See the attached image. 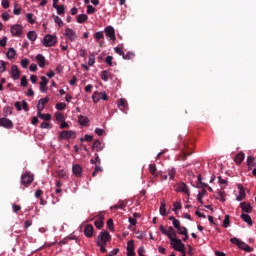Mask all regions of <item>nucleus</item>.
I'll return each mask as SVG.
<instances>
[{
  "mask_svg": "<svg viewBox=\"0 0 256 256\" xmlns=\"http://www.w3.org/2000/svg\"><path fill=\"white\" fill-rule=\"evenodd\" d=\"M159 231L160 233H162V235H166L174 251L183 253V250L185 249V244H183L181 239L177 238V233L175 232V229L173 227L169 226L168 229H166L165 227H163V225H161Z\"/></svg>",
  "mask_w": 256,
  "mask_h": 256,
  "instance_id": "obj_1",
  "label": "nucleus"
},
{
  "mask_svg": "<svg viewBox=\"0 0 256 256\" xmlns=\"http://www.w3.org/2000/svg\"><path fill=\"white\" fill-rule=\"evenodd\" d=\"M111 241V234L107 232L106 230H103L99 233L98 239H97V246L100 247L101 253H107V243Z\"/></svg>",
  "mask_w": 256,
  "mask_h": 256,
  "instance_id": "obj_2",
  "label": "nucleus"
},
{
  "mask_svg": "<svg viewBox=\"0 0 256 256\" xmlns=\"http://www.w3.org/2000/svg\"><path fill=\"white\" fill-rule=\"evenodd\" d=\"M43 47H55L57 45V36L54 34H46L42 39Z\"/></svg>",
  "mask_w": 256,
  "mask_h": 256,
  "instance_id": "obj_3",
  "label": "nucleus"
},
{
  "mask_svg": "<svg viewBox=\"0 0 256 256\" xmlns=\"http://www.w3.org/2000/svg\"><path fill=\"white\" fill-rule=\"evenodd\" d=\"M173 190L176 193H184L185 195H187V197L191 196V191H189V186H187V184H185L184 182H179L174 184Z\"/></svg>",
  "mask_w": 256,
  "mask_h": 256,
  "instance_id": "obj_4",
  "label": "nucleus"
},
{
  "mask_svg": "<svg viewBox=\"0 0 256 256\" xmlns=\"http://www.w3.org/2000/svg\"><path fill=\"white\" fill-rule=\"evenodd\" d=\"M34 176L31 174V172L26 171L21 175V185L24 187H29L31 183H33Z\"/></svg>",
  "mask_w": 256,
  "mask_h": 256,
  "instance_id": "obj_5",
  "label": "nucleus"
},
{
  "mask_svg": "<svg viewBox=\"0 0 256 256\" xmlns=\"http://www.w3.org/2000/svg\"><path fill=\"white\" fill-rule=\"evenodd\" d=\"M12 37H21L23 35V25L14 24L10 27Z\"/></svg>",
  "mask_w": 256,
  "mask_h": 256,
  "instance_id": "obj_6",
  "label": "nucleus"
},
{
  "mask_svg": "<svg viewBox=\"0 0 256 256\" xmlns=\"http://www.w3.org/2000/svg\"><path fill=\"white\" fill-rule=\"evenodd\" d=\"M77 134L73 130H64L59 133V139H75Z\"/></svg>",
  "mask_w": 256,
  "mask_h": 256,
  "instance_id": "obj_7",
  "label": "nucleus"
},
{
  "mask_svg": "<svg viewBox=\"0 0 256 256\" xmlns=\"http://www.w3.org/2000/svg\"><path fill=\"white\" fill-rule=\"evenodd\" d=\"M64 37L68 39V41H76L77 40V32L73 30L72 28H66L64 32Z\"/></svg>",
  "mask_w": 256,
  "mask_h": 256,
  "instance_id": "obj_8",
  "label": "nucleus"
},
{
  "mask_svg": "<svg viewBox=\"0 0 256 256\" xmlns=\"http://www.w3.org/2000/svg\"><path fill=\"white\" fill-rule=\"evenodd\" d=\"M105 35L106 37H108V39L110 41H116L117 40V36L115 35V28H113V26H107L104 29Z\"/></svg>",
  "mask_w": 256,
  "mask_h": 256,
  "instance_id": "obj_9",
  "label": "nucleus"
},
{
  "mask_svg": "<svg viewBox=\"0 0 256 256\" xmlns=\"http://www.w3.org/2000/svg\"><path fill=\"white\" fill-rule=\"evenodd\" d=\"M10 75L14 81H17L21 77V71L19 70V67L17 65L11 66Z\"/></svg>",
  "mask_w": 256,
  "mask_h": 256,
  "instance_id": "obj_10",
  "label": "nucleus"
},
{
  "mask_svg": "<svg viewBox=\"0 0 256 256\" xmlns=\"http://www.w3.org/2000/svg\"><path fill=\"white\" fill-rule=\"evenodd\" d=\"M0 127H4V129H13V121L5 116L0 118Z\"/></svg>",
  "mask_w": 256,
  "mask_h": 256,
  "instance_id": "obj_11",
  "label": "nucleus"
},
{
  "mask_svg": "<svg viewBox=\"0 0 256 256\" xmlns=\"http://www.w3.org/2000/svg\"><path fill=\"white\" fill-rule=\"evenodd\" d=\"M103 149H105V142L101 141V140H95L92 144V150L93 151H97L99 153V151H103Z\"/></svg>",
  "mask_w": 256,
  "mask_h": 256,
  "instance_id": "obj_12",
  "label": "nucleus"
},
{
  "mask_svg": "<svg viewBox=\"0 0 256 256\" xmlns=\"http://www.w3.org/2000/svg\"><path fill=\"white\" fill-rule=\"evenodd\" d=\"M126 255L127 256H135V241L129 240L127 242V248H126Z\"/></svg>",
  "mask_w": 256,
  "mask_h": 256,
  "instance_id": "obj_13",
  "label": "nucleus"
},
{
  "mask_svg": "<svg viewBox=\"0 0 256 256\" xmlns=\"http://www.w3.org/2000/svg\"><path fill=\"white\" fill-rule=\"evenodd\" d=\"M247 197L245 193V187L243 185L238 184V195H236V201H243Z\"/></svg>",
  "mask_w": 256,
  "mask_h": 256,
  "instance_id": "obj_14",
  "label": "nucleus"
},
{
  "mask_svg": "<svg viewBox=\"0 0 256 256\" xmlns=\"http://www.w3.org/2000/svg\"><path fill=\"white\" fill-rule=\"evenodd\" d=\"M72 173L75 177H81L83 175V168L79 164H74L72 166Z\"/></svg>",
  "mask_w": 256,
  "mask_h": 256,
  "instance_id": "obj_15",
  "label": "nucleus"
},
{
  "mask_svg": "<svg viewBox=\"0 0 256 256\" xmlns=\"http://www.w3.org/2000/svg\"><path fill=\"white\" fill-rule=\"evenodd\" d=\"M128 105L129 104L127 103L125 98H120L118 100V107H119L120 111H123L124 113H127V109H129Z\"/></svg>",
  "mask_w": 256,
  "mask_h": 256,
  "instance_id": "obj_16",
  "label": "nucleus"
},
{
  "mask_svg": "<svg viewBox=\"0 0 256 256\" xmlns=\"http://www.w3.org/2000/svg\"><path fill=\"white\" fill-rule=\"evenodd\" d=\"M93 231H94L93 225L87 224L84 227V235H85V237H87L88 239H91V237H93Z\"/></svg>",
  "mask_w": 256,
  "mask_h": 256,
  "instance_id": "obj_17",
  "label": "nucleus"
},
{
  "mask_svg": "<svg viewBox=\"0 0 256 256\" xmlns=\"http://www.w3.org/2000/svg\"><path fill=\"white\" fill-rule=\"evenodd\" d=\"M46 103H49V97L41 98V99L38 101L37 111H43V109H45Z\"/></svg>",
  "mask_w": 256,
  "mask_h": 256,
  "instance_id": "obj_18",
  "label": "nucleus"
},
{
  "mask_svg": "<svg viewBox=\"0 0 256 256\" xmlns=\"http://www.w3.org/2000/svg\"><path fill=\"white\" fill-rule=\"evenodd\" d=\"M36 62L40 67V69H43L45 67V62H46L45 56H43V54L36 55Z\"/></svg>",
  "mask_w": 256,
  "mask_h": 256,
  "instance_id": "obj_19",
  "label": "nucleus"
},
{
  "mask_svg": "<svg viewBox=\"0 0 256 256\" xmlns=\"http://www.w3.org/2000/svg\"><path fill=\"white\" fill-rule=\"evenodd\" d=\"M240 207H241L243 213H245V214L251 213L253 211V207H251V204H249L247 202H242L240 204Z\"/></svg>",
  "mask_w": 256,
  "mask_h": 256,
  "instance_id": "obj_20",
  "label": "nucleus"
},
{
  "mask_svg": "<svg viewBox=\"0 0 256 256\" xmlns=\"http://www.w3.org/2000/svg\"><path fill=\"white\" fill-rule=\"evenodd\" d=\"M238 248L242 249V251H246V253H251V251H253V248L243 241H240Z\"/></svg>",
  "mask_w": 256,
  "mask_h": 256,
  "instance_id": "obj_21",
  "label": "nucleus"
},
{
  "mask_svg": "<svg viewBox=\"0 0 256 256\" xmlns=\"http://www.w3.org/2000/svg\"><path fill=\"white\" fill-rule=\"evenodd\" d=\"M78 123L82 127H87V125H89V117L83 115L78 116Z\"/></svg>",
  "mask_w": 256,
  "mask_h": 256,
  "instance_id": "obj_22",
  "label": "nucleus"
},
{
  "mask_svg": "<svg viewBox=\"0 0 256 256\" xmlns=\"http://www.w3.org/2000/svg\"><path fill=\"white\" fill-rule=\"evenodd\" d=\"M240 218L242 219V221H244V223H247V225L252 227L253 219H251V216H249V214L242 213Z\"/></svg>",
  "mask_w": 256,
  "mask_h": 256,
  "instance_id": "obj_23",
  "label": "nucleus"
},
{
  "mask_svg": "<svg viewBox=\"0 0 256 256\" xmlns=\"http://www.w3.org/2000/svg\"><path fill=\"white\" fill-rule=\"evenodd\" d=\"M242 161H245V153L238 152L234 158V162L236 163V165H241Z\"/></svg>",
  "mask_w": 256,
  "mask_h": 256,
  "instance_id": "obj_24",
  "label": "nucleus"
},
{
  "mask_svg": "<svg viewBox=\"0 0 256 256\" xmlns=\"http://www.w3.org/2000/svg\"><path fill=\"white\" fill-rule=\"evenodd\" d=\"M43 110H37V117L43 119V121H51V114H43Z\"/></svg>",
  "mask_w": 256,
  "mask_h": 256,
  "instance_id": "obj_25",
  "label": "nucleus"
},
{
  "mask_svg": "<svg viewBox=\"0 0 256 256\" xmlns=\"http://www.w3.org/2000/svg\"><path fill=\"white\" fill-rule=\"evenodd\" d=\"M205 195H207V190L205 188L198 192L197 201L200 205H203V197H205Z\"/></svg>",
  "mask_w": 256,
  "mask_h": 256,
  "instance_id": "obj_26",
  "label": "nucleus"
},
{
  "mask_svg": "<svg viewBox=\"0 0 256 256\" xmlns=\"http://www.w3.org/2000/svg\"><path fill=\"white\" fill-rule=\"evenodd\" d=\"M225 197H226L225 191L217 190L216 199H218V201H221L222 203H225V201H226Z\"/></svg>",
  "mask_w": 256,
  "mask_h": 256,
  "instance_id": "obj_27",
  "label": "nucleus"
},
{
  "mask_svg": "<svg viewBox=\"0 0 256 256\" xmlns=\"http://www.w3.org/2000/svg\"><path fill=\"white\" fill-rule=\"evenodd\" d=\"M167 204H165V200H163L160 204L159 213L162 217L167 215Z\"/></svg>",
  "mask_w": 256,
  "mask_h": 256,
  "instance_id": "obj_28",
  "label": "nucleus"
},
{
  "mask_svg": "<svg viewBox=\"0 0 256 256\" xmlns=\"http://www.w3.org/2000/svg\"><path fill=\"white\" fill-rule=\"evenodd\" d=\"M27 39L29 40V41H31V43H35V41H37V32H35V31H29L28 33H27Z\"/></svg>",
  "mask_w": 256,
  "mask_h": 256,
  "instance_id": "obj_29",
  "label": "nucleus"
},
{
  "mask_svg": "<svg viewBox=\"0 0 256 256\" xmlns=\"http://www.w3.org/2000/svg\"><path fill=\"white\" fill-rule=\"evenodd\" d=\"M56 175L60 179H66L68 177L69 173L65 169H60V170L56 171Z\"/></svg>",
  "mask_w": 256,
  "mask_h": 256,
  "instance_id": "obj_30",
  "label": "nucleus"
},
{
  "mask_svg": "<svg viewBox=\"0 0 256 256\" xmlns=\"http://www.w3.org/2000/svg\"><path fill=\"white\" fill-rule=\"evenodd\" d=\"M9 115H13V107L5 106L3 108V117H9Z\"/></svg>",
  "mask_w": 256,
  "mask_h": 256,
  "instance_id": "obj_31",
  "label": "nucleus"
},
{
  "mask_svg": "<svg viewBox=\"0 0 256 256\" xmlns=\"http://www.w3.org/2000/svg\"><path fill=\"white\" fill-rule=\"evenodd\" d=\"M87 19H89V16H87V14H79L76 18L77 23H85V21H87Z\"/></svg>",
  "mask_w": 256,
  "mask_h": 256,
  "instance_id": "obj_32",
  "label": "nucleus"
},
{
  "mask_svg": "<svg viewBox=\"0 0 256 256\" xmlns=\"http://www.w3.org/2000/svg\"><path fill=\"white\" fill-rule=\"evenodd\" d=\"M15 55H17V51H15L14 48H9L6 53L7 59H15Z\"/></svg>",
  "mask_w": 256,
  "mask_h": 256,
  "instance_id": "obj_33",
  "label": "nucleus"
},
{
  "mask_svg": "<svg viewBox=\"0 0 256 256\" xmlns=\"http://www.w3.org/2000/svg\"><path fill=\"white\" fill-rule=\"evenodd\" d=\"M149 171L153 177H157V165L155 163L149 165Z\"/></svg>",
  "mask_w": 256,
  "mask_h": 256,
  "instance_id": "obj_34",
  "label": "nucleus"
},
{
  "mask_svg": "<svg viewBox=\"0 0 256 256\" xmlns=\"http://www.w3.org/2000/svg\"><path fill=\"white\" fill-rule=\"evenodd\" d=\"M54 9H56L57 15H65V5L55 6Z\"/></svg>",
  "mask_w": 256,
  "mask_h": 256,
  "instance_id": "obj_35",
  "label": "nucleus"
},
{
  "mask_svg": "<svg viewBox=\"0 0 256 256\" xmlns=\"http://www.w3.org/2000/svg\"><path fill=\"white\" fill-rule=\"evenodd\" d=\"M94 39L97 42L100 41V39H105V35L103 34V31H98L96 33H94Z\"/></svg>",
  "mask_w": 256,
  "mask_h": 256,
  "instance_id": "obj_36",
  "label": "nucleus"
},
{
  "mask_svg": "<svg viewBox=\"0 0 256 256\" xmlns=\"http://www.w3.org/2000/svg\"><path fill=\"white\" fill-rule=\"evenodd\" d=\"M175 175H177V170H175V168L168 169V177L170 181H173V179H175Z\"/></svg>",
  "mask_w": 256,
  "mask_h": 256,
  "instance_id": "obj_37",
  "label": "nucleus"
},
{
  "mask_svg": "<svg viewBox=\"0 0 256 256\" xmlns=\"http://www.w3.org/2000/svg\"><path fill=\"white\" fill-rule=\"evenodd\" d=\"M92 101L94 103H99V101H101V93H99L98 91H95L92 95Z\"/></svg>",
  "mask_w": 256,
  "mask_h": 256,
  "instance_id": "obj_38",
  "label": "nucleus"
},
{
  "mask_svg": "<svg viewBox=\"0 0 256 256\" xmlns=\"http://www.w3.org/2000/svg\"><path fill=\"white\" fill-rule=\"evenodd\" d=\"M54 117H55L56 121H58V123H63V121H65V116H63V114L61 112H56L54 114Z\"/></svg>",
  "mask_w": 256,
  "mask_h": 256,
  "instance_id": "obj_39",
  "label": "nucleus"
},
{
  "mask_svg": "<svg viewBox=\"0 0 256 256\" xmlns=\"http://www.w3.org/2000/svg\"><path fill=\"white\" fill-rule=\"evenodd\" d=\"M182 208L183 205L181 204V201L174 202L172 211H174V213H177V211L181 210Z\"/></svg>",
  "mask_w": 256,
  "mask_h": 256,
  "instance_id": "obj_40",
  "label": "nucleus"
},
{
  "mask_svg": "<svg viewBox=\"0 0 256 256\" xmlns=\"http://www.w3.org/2000/svg\"><path fill=\"white\" fill-rule=\"evenodd\" d=\"M134 57H135V53L127 52L126 54L124 53V55L122 56V59H124L125 61H129V60L133 59Z\"/></svg>",
  "mask_w": 256,
  "mask_h": 256,
  "instance_id": "obj_41",
  "label": "nucleus"
},
{
  "mask_svg": "<svg viewBox=\"0 0 256 256\" xmlns=\"http://www.w3.org/2000/svg\"><path fill=\"white\" fill-rule=\"evenodd\" d=\"M193 152L187 150V148H185L184 150H182V161H185V159H187V157H189V155H192Z\"/></svg>",
  "mask_w": 256,
  "mask_h": 256,
  "instance_id": "obj_42",
  "label": "nucleus"
},
{
  "mask_svg": "<svg viewBox=\"0 0 256 256\" xmlns=\"http://www.w3.org/2000/svg\"><path fill=\"white\" fill-rule=\"evenodd\" d=\"M91 165H101V158H99V154H95V159L90 160Z\"/></svg>",
  "mask_w": 256,
  "mask_h": 256,
  "instance_id": "obj_43",
  "label": "nucleus"
},
{
  "mask_svg": "<svg viewBox=\"0 0 256 256\" xmlns=\"http://www.w3.org/2000/svg\"><path fill=\"white\" fill-rule=\"evenodd\" d=\"M88 65L90 67H93V65H95V54L90 53L89 57H88Z\"/></svg>",
  "mask_w": 256,
  "mask_h": 256,
  "instance_id": "obj_44",
  "label": "nucleus"
},
{
  "mask_svg": "<svg viewBox=\"0 0 256 256\" xmlns=\"http://www.w3.org/2000/svg\"><path fill=\"white\" fill-rule=\"evenodd\" d=\"M114 53H116L117 55H120V57H123V55L125 54V51H123L122 46H117L114 48Z\"/></svg>",
  "mask_w": 256,
  "mask_h": 256,
  "instance_id": "obj_45",
  "label": "nucleus"
},
{
  "mask_svg": "<svg viewBox=\"0 0 256 256\" xmlns=\"http://www.w3.org/2000/svg\"><path fill=\"white\" fill-rule=\"evenodd\" d=\"M178 231V235H187L188 230L185 226H179V228H176Z\"/></svg>",
  "mask_w": 256,
  "mask_h": 256,
  "instance_id": "obj_46",
  "label": "nucleus"
},
{
  "mask_svg": "<svg viewBox=\"0 0 256 256\" xmlns=\"http://www.w3.org/2000/svg\"><path fill=\"white\" fill-rule=\"evenodd\" d=\"M109 71H107V70H104V71H102L101 72V74H100V77H101V79H103L105 82H107V81H109Z\"/></svg>",
  "mask_w": 256,
  "mask_h": 256,
  "instance_id": "obj_47",
  "label": "nucleus"
},
{
  "mask_svg": "<svg viewBox=\"0 0 256 256\" xmlns=\"http://www.w3.org/2000/svg\"><path fill=\"white\" fill-rule=\"evenodd\" d=\"M94 225L96 229H102L103 228V218H98L95 220Z\"/></svg>",
  "mask_w": 256,
  "mask_h": 256,
  "instance_id": "obj_48",
  "label": "nucleus"
},
{
  "mask_svg": "<svg viewBox=\"0 0 256 256\" xmlns=\"http://www.w3.org/2000/svg\"><path fill=\"white\" fill-rule=\"evenodd\" d=\"M57 111H63L64 109H67V104L65 102H59L56 104Z\"/></svg>",
  "mask_w": 256,
  "mask_h": 256,
  "instance_id": "obj_49",
  "label": "nucleus"
},
{
  "mask_svg": "<svg viewBox=\"0 0 256 256\" xmlns=\"http://www.w3.org/2000/svg\"><path fill=\"white\" fill-rule=\"evenodd\" d=\"M247 165L249 169H253V166L255 165V160L253 159V157L251 156L247 157Z\"/></svg>",
  "mask_w": 256,
  "mask_h": 256,
  "instance_id": "obj_50",
  "label": "nucleus"
},
{
  "mask_svg": "<svg viewBox=\"0 0 256 256\" xmlns=\"http://www.w3.org/2000/svg\"><path fill=\"white\" fill-rule=\"evenodd\" d=\"M54 22L56 23V25H58V27H62L63 26V20L59 17V16H53Z\"/></svg>",
  "mask_w": 256,
  "mask_h": 256,
  "instance_id": "obj_51",
  "label": "nucleus"
},
{
  "mask_svg": "<svg viewBox=\"0 0 256 256\" xmlns=\"http://www.w3.org/2000/svg\"><path fill=\"white\" fill-rule=\"evenodd\" d=\"M26 17L30 25H35V19L33 18V13H27Z\"/></svg>",
  "mask_w": 256,
  "mask_h": 256,
  "instance_id": "obj_52",
  "label": "nucleus"
},
{
  "mask_svg": "<svg viewBox=\"0 0 256 256\" xmlns=\"http://www.w3.org/2000/svg\"><path fill=\"white\" fill-rule=\"evenodd\" d=\"M52 127L51 123L48 122H42L40 125V129H52Z\"/></svg>",
  "mask_w": 256,
  "mask_h": 256,
  "instance_id": "obj_53",
  "label": "nucleus"
},
{
  "mask_svg": "<svg viewBox=\"0 0 256 256\" xmlns=\"http://www.w3.org/2000/svg\"><path fill=\"white\" fill-rule=\"evenodd\" d=\"M87 15H93V13H95V7H93L92 5H87V10H86Z\"/></svg>",
  "mask_w": 256,
  "mask_h": 256,
  "instance_id": "obj_54",
  "label": "nucleus"
},
{
  "mask_svg": "<svg viewBox=\"0 0 256 256\" xmlns=\"http://www.w3.org/2000/svg\"><path fill=\"white\" fill-rule=\"evenodd\" d=\"M107 227H108V229L110 230V231H114L115 230V228H114V223H113V219H108L107 220Z\"/></svg>",
  "mask_w": 256,
  "mask_h": 256,
  "instance_id": "obj_55",
  "label": "nucleus"
},
{
  "mask_svg": "<svg viewBox=\"0 0 256 256\" xmlns=\"http://www.w3.org/2000/svg\"><path fill=\"white\" fill-rule=\"evenodd\" d=\"M21 67L23 69H27V67H29V59L25 58L21 60Z\"/></svg>",
  "mask_w": 256,
  "mask_h": 256,
  "instance_id": "obj_56",
  "label": "nucleus"
},
{
  "mask_svg": "<svg viewBox=\"0 0 256 256\" xmlns=\"http://www.w3.org/2000/svg\"><path fill=\"white\" fill-rule=\"evenodd\" d=\"M105 63L109 65V67H113V56H107L105 58Z\"/></svg>",
  "mask_w": 256,
  "mask_h": 256,
  "instance_id": "obj_57",
  "label": "nucleus"
},
{
  "mask_svg": "<svg viewBox=\"0 0 256 256\" xmlns=\"http://www.w3.org/2000/svg\"><path fill=\"white\" fill-rule=\"evenodd\" d=\"M6 69L7 67H6L5 61L0 60V73H5Z\"/></svg>",
  "mask_w": 256,
  "mask_h": 256,
  "instance_id": "obj_58",
  "label": "nucleus"
},
{
  "mask_svg": "<svg viewBox=\"0 0 256 256\" xmlns=\"http://www.w3.org/2000/svg\"><path fill=\"white\" fill-rule=\"evenodd\" d=\"M229 215H226L225 216V218H224V220H223V227L225 228V229H227V227H229Z\"/></svg>",
  "mask_w": 256,
  "mask_h": 256,
  "instance_id": "obj_59",
  "label": "nucleus"
},
{
  "mask_svg": "<svg viewBox=\"0 0 256 256\" xmlns=\"http://www.w3.org/2000/svg\"><path fill=\"white\" fill-rule=\"evenodd\" d=\"M20 85H21L22 87H27V85H28L27 76H23V77L21 78Z\"/></svg>",
  "mask_w": 256,
  "mask_h": 256,
  "instance_id": "obj_60",
  "label": "nucleus"
},
{
  "mask_svg": "<svg viewBox=\"0 0 256 256\" xmlns=\"http://www.w3.org/2000/svg\"><path fill=\"white\" fill-rule=\"evenodd\" d=\"M137 253L139 256H145V247L141 246L138 248Z\"/></svg>",
  "mask_w": 256,
  "mask_h": 256,
  "instance_id": "obj_61",
  "label": "nucleus"
},
{
  "mask_svg": "<svg viewBox=\"0 0 256 256\" xmlns=\"http://www.w3.org/2000/svg\"><path fill=\"white\" fill-rule=\"evenodd\" d=\"M12 209L14 213H19V210L21 209V205L12 204Z\"/></svg>",
  "mask_w": 256,
  "mask_h": 256,
  "instance_id": "obj_62",
  "label": "nucleus"
},
{
  "mask_svg": "<svg viewBox=\"0 0 256 256\" xmlns=\"http://www.w3.org/2000/svg\"><path fill=\"white\" fill-rule=\"evenodd\" d=\"M7 46V37L4 36L1 40H0V47H6Z\"/></svg>",
  "mask_w": 256,
  "mask_h": 256,
  "instance_id": "obj_63",
  "label": "nucleus"
},
{
  "mask_svg": "<svg viewBox=\"0 0 256 256\" xmlns=\"http://www.w3.org/2000/svg\"><path fill=\"white\" fill-rule=\"evenodd\" d=\"M1 5L3 9H9V0H2Z\"/></svg>",
  "mask_w": 256,
  "mask_h": 256,
  "instance_id": "obj_64",
  "label": "nucleus"
}]
</instances>
